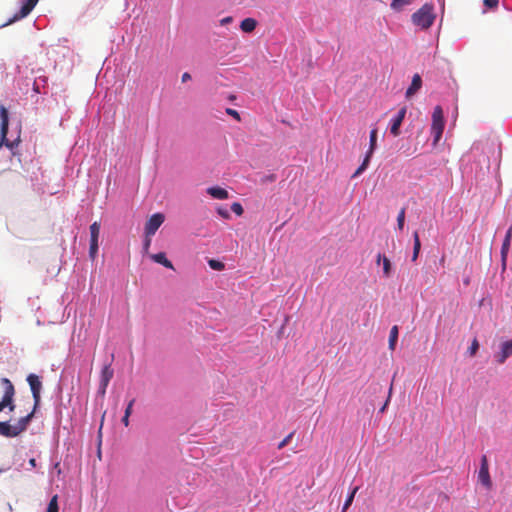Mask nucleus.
Here are the masks:
<instances>
[{
	"label": "nucleus",
	"instance_id": "obj_1",
	"mask_svg": "<svg viewBox=\"0 0 512 512\" xmlns=\"http://www.w3.org/2000/svg\"><path fill=\"white\" fill-rule=\"evenodd\" d=\"M433 9V5L424 4L419 10L413 13L412 22L422 29H428L435 20Z\"/></svg>",
	"mask_w": 512,
	"mask_h": 512
},
{
	"label": "nucleus",
	"instance_id": "obj_2",
	"mask_svg": "<svg viewBox=\"0 0 512 512\" xmlns=\"http://www.w3.org/2000/svg\"><path fill=\"white\" fill-rule=\"evenodd\" d=\"M9 128V114L4 106H0V147L6 146L13 149L18 145V141H9L7 138Z\"/></svg>",
	"mask_w": 512,
	"mask_h": 512
},
{
	"label": "nucleus",
	"instance_id": "obj_3",
	"mask_svg": "<svg viewBox=\"0 0 512 512\" xmlns=\"http://www.w3.org/2000/svg\"><path fill=\"white\" fill-rule=\"evenodd\" d=\"M444 117H443V111L440 106H436L434 108V111L432 113V125H431V133L433 135V144L436 145L443 134L444 131Z\"/></svg>",
	"mask_w": 512,
	"mask_h": 512
},
{
	"label": "nucleus",
	"instance_id": "obj_4",
	"mask_svg": "<svg viewBox=\"0 0 512 512\" xmlns=\"http://www.w3.org/2000/svg\"><path fill=\"white\" fill-rule=\"evenodd\" d=\"M1 382L4 385V395L2 400L0 401V412L5 408H9L10 411H14V385L8 378H2Z\"/></svg>",
	"mask_w": 512,
	"mask_h": 512
},
{
	"label": "nucleus",
	"instance_id": "obj_5",
	"mask_svg": "<svg viewBox=\"0 0 512 512\" xmlns=\"http://www.w3.org/2000/svg\"><path fill=\"white\" fill-rule=\"evenodd\" d=\"M376 141H377V128H373L371 130V132H370L369 149H368V151L366 153V156H365L362 164L358 167V169L352 175L353 178L358 177L368 167V164L370 162V158L373 155V153L375 151V148H376Z\"/></svg>",
	"mask_w": 512,
	"mask_h": 512
},
{
	"label": "nucleus",
	"instance_id": "obj_6",
	"mask_svg": "<svg viewBox=\"0 0 512 512\" xmlns=\"http://www.w3.org/2000/svg\"><path fill=\"white\" fill-rule=\"evenodd\" d=\"M27 382L30 386L32 396L34 399V410H36L41 400L40 393L42 389V383L40 381L39 376H37L36 374H29L27 376Z\"/></svg>",
	"mask_w": 512,
	"mask_h": 512
},
{
	"label": "nucleus",
	"instance_id": "obj_7",
	"mask_svg": "<svg viewBox=\"0 0 512 512\" xmlns=\"http://www.w3.org/2000/svg\"><path fill=\"white\" fill-rule=\"evenodd\" d=\"M164 222V215L161 213L153 214L145 224V235L152 237Z\"/></svg>",
	"mask_w": 512,
	"mask_h": 512
},
{
	"label": "nucleus",
	"instance_id": "obj_8",
	"mask_svg": "<svg viewBox=\"0 0 512 512\" xmlns=\"http://www.w3.org/2000/svg\"><path fill=\"white\" fill-rule=\"evenodd\" d=\"M113 375H114V371H113L111 365L110 364L104 365V367L101 370L100 385H99V390H98L99 394H101L102 396L105 395L106 389L109 385V382L113 378Z\"/></svg>",
	"mask_w": 512,
	"mask_h": 512
},
{
	"label": "nucleus",
	"instance_id": "obj_9",
	"mask_svg": "<svg viewBox=\"0 0 512 512\" xmlns=\"http://www.w3.org/2000/svg\"><path fill=\"white\" fill-rule=\"evenodd\" d=\"M407 108L404 106L402 107L398 113L391 119L390 121V133L397 137L400 135V126L402 125V122L406 116Z\"/></svg>",
	"mask_w": 512,
	"mask_h": 512
},
{
	"label": "nucleus",
	"instance_id": "obj_10",
	"mask_svg": "<svg viewBox=\"0 0 512 512\" xmlns=\"http://www.w3.org/2000/svg\"><path fill=\"white\" fill-rule=\"evenodd\" d=\"M478 479L483 486H485L487 489H491L492 481L489 474L488 461L485 455L481 459V467L478 473Z\"/></svg>",
	"mask_w": 512,
	"mask_h": 512
},
{
	"label": "nucleus",
	"instance_id": "obj_11",
	"mask_svg": "<svg viewBox=\"0 0 512 512\" xmlns=\"http://www.w3.org/2000/svg\"><path fill=\"white\" fill-rule=\"evenodd\" d=\"M38 1L39 0H23L21 9L10 19L8 24L26 17L33 10Z\"/></svg>",
	"mask_w": 512,
	"mask_h": 512
},
{
	"label": "nucleus",
	"instance_id": "obj_12",
	"mask_svg": "<svg viewBox=\"0 0 512 512\" xmlns=\"http://www.w3.org/2000/svg\"><path fill=\"white\" fill-rule=\"evenodd\" d=\"M512 355V340L505 341L501 344L500 352L495 355L497 363L503 364L508 357Z\"/></svg>",
	"mask_w": 512,
	"mask_h": 512
},
{
	"label": "nucleus",
	"instance_id": "obj_13",
	"mask_svg": "<svg viewBox=\"0 0 512 512\" xmlns=\"http://www.w3.org/2000/svg\"><path fill=\"white\" fill-rule=\"evenodd\" d=\"M422 86V79L419 74H415L412 78V82L406 90V97L410 98L416 94Z\"/></svg>",
	"mask_w": 512,
	"mask_h": 512
},
{
	"label": "nucleus",
	"instance_id": "obj_14",
	"mask_svg": "<svg viewBox=\"0 0 512 512\" xmlns=\"http://www.w3.org/2000/svg\"><path fill=\"white\" fill-rule=\"evenodd\" d=\"M511 239H512V225L507 230L502 247H501V258H502L503 263L506 262L507 255H508L509 248H510Z\"/></svg>",
	"mask_w": 512,
	"mask_h": 512
},
{
	"label": "nucleus",
	"instance_id": "obj_15",
	"mask_svg": "<svg viewBox=\"0 0 512 512\" xmlns=\"http://www.w3.org/2000/svg\"><path fill=\"white\" fill-rule=\"evenodd\" d=\"M0 435L7 438H13L18 436V432L15 430L14 425H10L8 422H0Z\"/></svg>",
	"mask_w": 512,
	"mask_h": 512
},
{
	"label": "nucleus",
	"instance_id": "obj_16",
	"mask_svg": "<svg viewBox=\"0 0 512 512\" xmlns=\"http://www.w3.org/2000/svg\"><path fill=\"white\" fill-rule=\"evenodd\" d=\"M34 413H35V410L33 409L28 415H26L25 417L20 418L18 420L17 424L14 425L15 426V430H17V432H18V435L21 434L22 432H24L27 429L31 419L34 416Z\"/></svg>",
	"mask_w": 512,
	"mask_h": 512
},
{
	"label": "nucleus",
	"instance_id": "obj_17",
	"mask_svg": "<svg viewBox=\"0 0 512 512\" xmlns=\"http://www.w3.org/2000/svg\"><path fill=\"white\" fill-rule=\"evenodd\" d=\"M207 193L215 198V199H220V200H223V199H227L228 198V192L227 190L219 187V186H214V187H210L207 189Z\"/></svg>",
	"mask_w": 512,
	"mask_h": 512
},
{
	"label": "nucleus",
	"instance_id": "obj_18",
	"mask_svg": "<svg viewBox=\"0 0 512 512\" xmlns=\"http://www.w3.org/2000/svg\"><path fill=\"white\" fill-rule=\"evenodd\" d=\"M151 258L153 259V261L163 265L166 268L174 269V266H173L172 262L167 259L165 253H163V252H159L157 254H153V255H151Z\"/></svg>",
	"mask_w": 512,
	"mask_h": 512
},
{
	"label": "nucleus",
	"instance_id": "obj_19",
	"mask_svg": "<svg viewBox=\"0 0 512 512\" xmlns=\"http://www.w3.org/2000/svg\"><path fill=\"white\" fill-rule=\"evenodd\" d=\"M257 21L254 18H245L240 24V28L245 33H251L255 30Z\"/></svg>",
	"mask_w": 512,
	"mask_h": 512
},
{
	"label": "nucleus",
	"instance_id": "obj_20",
	"mask_svg": "<svg viewBox=\"0 0 512 512\" xmlns=\"http://www.w3.org/2000/svg\"><path fill=\"white\" fill-rule=\"evenodd\" d=\"M382 261L383 263V274L385 277H389L391 274V262L386 256H382L381 254H378L377 256V263H380Z\"/></svg>",
	"mask_w": 512,
	"mask_h": 512
},
{
	"label": "nucleus",
	"instance_id": "obj_21",
	"mask_svg": "<svg viewBox=\"0 0 512 512\" xmlns=\"http://www.w3.org/2000/svg\"><path fill=\"white\" fill-rule=\"evenodd\" d=\"M100 235V222L95 221L90 225V241L98 242Z\"/></svg>",
	"mask_w": 512,
	"mask_h": 512
},
{
	"label": "nucleus",
	"instance_id": "obj_22",
	"mask_svg": "<svg viewBox=\"0 0 512 512\" xmlns=\"http://www.w3.org/2000/svg\"><path fill=\"white\" fill-rule=\"evenodd\" d=\"M413 240H414V246H413V255H412V261H416L421 249V242L419 238V234L417 231L413 234Z\"/></svg>",
	"mask_w": 512,
	"mask_h": 512
},
{
	"label": "nucleus",
	"instance_id": "obj_23",
	"mask_svg": "<svg viewBox=\"0 0 512 512\" xmlns=\"http://www.w3.org/2000/svg\"><path fill=\"white\" fill-rule=\"evenodd\" d=\"M411 2L412 0H392L390 7L392 10L400 12L405 6L410 5Z\"/></svg>",
	"mask_w": 512,
	"mask_h": 512
},
{
	"label": "nucleus",
	"instance_id": "obj_24",
	"mask_svg": "<svg viewBox=\"0 0 512 512\" xmlns=\"http://www.w3.org/2000/svg\"><path fill=\"white\" fill-rule=\"evenodd\" d=\"M397 339H398V327L393 326L390 330V335H389V349L390 350L395 349Z\"/></svg>",
	"mask_w": 512,
	"mask_h": 512
},
{
	"label": "nucleus",
	"instance_id": "obj_25",
	"mask_svg": "<svg viewBox=\"0 0 512 512\" xmlns=\"http://www.w3.org/2000/svg\"><path fill=\"white\" fill-rule=\"evenodd\" d=\"M357 491H358V487H355L351 491L350 495L347 497V499H346V501H345V503L343 505L342 512H345L349 508V506L352 504L354 496H355Z\"/></svg>",
	"mask_w": 512,
	"mask_h": 512
},
{
	"label": "nucleus",
	"instance_id": "obj_26",
	"mask_svg": "<svg viewBox=\"0 0 512 512\" xmlns=\"http://www.w3.org/2000/svg\"><path fill=\"white\" fill-rule=\"evenodd\" d=\"M57 499H58L57 495H54L51 498L46 512H58L59 511Z\"/></svg>",
	"mask_w": 512,
	"mask_h": 512
},
{
	"label": "nucleus",
	"instance_id": "obj_27",
	"mask_svg": "<svg viewBox=\"0 0 512 512\" xmlns=\"http://www.w3.org/2000/svg\"><path fill=\"white\" fill-rule=\"evenodd\" d=\"M208 264L211 269L217 270V271H221L225 268L224 263H222L221 261L215 260V259H210L208 261Z\"/></svg>",
	"mask_w": 512,
	"mask_h": 512
},
{
	"label": "nucleus",
	"instance_id": "obj_28",
	"mask_svg": "<svg viewBox=\"0 0 512 512\" xmlns=\"http://www.w3.org/2000/svg\"><path fill=\"white\" fill-rule=\"evenodd\" d=\"M405 223V208H402L397 216V226L400 230H403Z\"/></svg>",
	"mask_w": 512,
	"mask_h": 512
},
{
	"label": "nucleus",
	"instance_id": "obj_29",
	"mask_svg": "<svg viewBox=\"0 0 512 512\" xmlns=\"http://www.w3.org/2000/svg\"><path fill=\"white\" fill-rule=\"evenodd\" d=\"M99 244L98 242H91L90 241V248H89V256L92 260H94L98 253Z\"/></svg>",
	"mask_w": 512,
	"mask_h": 512
},
{
	"label": "nucleus",
	"instance_id": "obj_30",
	"mask_svg": "<svg viewBox=\"0 0 512 512\" xmlns=\"http://www.w3.org/2000/svg\"><path fill=\"white\" fill-rule=\"evenodd\" d=\"M231 210L238 216H241L244 212L243 207L239 202H234L231 205Z\"/></svg>",
	"mask_w": 512,
	"mask_h": 512
},
{
	"label": "nucleus",
	"instance_id": "obj_31",
	"mask_svg": "<svg viewBox=\"0 0 512 512\" xmlns=\"http://www.w3.org/2000/svg\"><path fill=\"white\" fill-rule=\"evenodd\" d=\"M225 112L230 115L231 117H233L236 121L240 122L241 121V116L239 114V112L235 109H232V108H227L225 110Z\"/></svg>",
	"mask_w": 512,
	"mask_h": 512
},
{
	"label": "nucleus",
	"instance_id": "obj_32",
	"mask_svg": "<svg viewBox=\"0 0 512 512\" xmlns=\"http://www.w3.org/2000/svg\"><path fill=\"white\" fill-rule=\"evenodd\" d=\"M294 435V432H291L290 434H288L279 444H278V449L281 450L283 449L286 445H288V443L291 441L292 437Z\"/></svg>",
	"mask_w": 512,
	"mask_h": 512
},
{
	"label": "nucleus",
	"instance_id": "obj_33",
	"mask_svg": "<svg viewBox=\"0 0 512 512\" xmlns=\"http://www.w3.org/2000/svg\"><path fill=\"white\" fill-rule=\"evenodd\" d=\"M479 348V343L477 339H474L469 347V353L471 356H474Z\"/></svg>",
	"mask_w": 512,
	"mask_h": 512
},
{
	"label": "nucleus",
	"instance_id": "obj_34",
	"mask_svg": "<svg viewBox=\"0 0 512 512\" xmlns=\"http://www.w3.org/2000/svg\"><path fill=\"white\" fill-rule=\"evenodd\" d=\"M499 4V0H484V5L488 8H496Z\"/></svg>",
	"mask_w": 512,
	"mask_h": 512
},
{
	"label": "nucleus",
	"instance_id": "obj_35",
	"mask_svg": "<svg viewBox=\"0 0 512 512\" xmlns=\"http://www.w3.org/2000/svg\"><path fill=\"white\" fill-rule=\"evenodd\" d=\"M134 403H135L134 398L129 401V403L125 409V412H124L125 415H129V416L131 415Z\"/></svg>",
	"mask_w": 512,
	"mask_h": 512
},
{
	"label": "nucleus",
	"instance_id": "obj_36",
	"mask_svg": "<svg viewBox=\"0 0 512 512\" xmlns=\"http://www.w3.org/2000/svg\"><path fill=\"white\" fill-rule=\"evenodd\" d=\"M150 244H151V237H148L145 235V241H144V245H143V248H144V251L147 252L149 247H150Z\"/></svg>",
	"mask_w": 512,
	"mask_h": 512
},
{
	"label": "nucleus",
	"instance_id": "obj_37",
	"mask_svg": "<svg viewBox=\"0 0 512 512\" xmlns=\"http://www.w3.org/2000/svg\"><path fill=\"white\" fill-rule=\"evenodd\" d=\"M233 21V18L231 16L224 17L220 20V24L222 26H225Z\"/></svg>",
	"mask_w": 512,
	"mask_h": 512
},
{
	"label": "nucleus",
	"instance_id": "obj_38",
	"mask_svg": "<svg viewBox=\"0 0 512 512\" xmlns=\"http://www.w3.org/2000/svg\"><path fill=\"white\" fill-rule=\"evenodd\" d=\"M191 79V75L188 72L182 74L181 80L183 83L189 81Z\"/></svg>",
	"mask_w": 512,
	"mask_h": 512
},
{
	"label": "nucleus",
	"instance_id": "obj_39",
	"mask_svg": "<svg viewBox=\"0 0 512 512\" xmlns=\"http://www.w3.org/2000/svg\"><path fill=\"white\" fill-rule=\"evenodd\" d=\"M33 90L36 92V93H40L41 90H40V83L38 80H35L34 84H33Z\"/></svg>",
	"mask_w": 512,
	"mask_h": 512
},
{
	"label": "nucleus",
	"instance_id": "obj_40",
	"mask_svg": "<svg viewBox=\"0 0 512 512\" xmlns=\"http://www.w3.org/2000/svg\"><path fill=\"white\" fill-rule=\"evenodd\" d=\"M391 392H392V386L390 387L389 389V395H391ZM389 399H390V396H388V399L386 400L385 404L382 406V408L380 409V412H384L387 405H388V402H389Z\"/></svg>",
	"mask_w": 512,
	"mask_h": 512
},
{
	"label": "nucleus",
	"instance_id": "obj_41",
	"mask_svg": "<svg viewBox=\"0 0 512 512\" xmlns=\"http://www.w3.org/2000/svg\"><path fill=\"white\" fill-rule=\"evenodd\" d=\"M36 80H38L40 85H42L43 87H45L47 85V78L46 77H39Z\"/></svg>",
	"mask_w": 512,
	"mask_h": 512
},
{
	"label": "nucleus",
	"instance_id": "obj_42",
	"mask_svg": "<svg viewBox=\"0 0 512 512\" xmlns=\"http://www.w3.org/2000/svg\"><path fill=\"white\" fill-rule=\"evenodd\" d=\"M129 415H125L122 418V423L127 427L129 425Z\"/></svg>",
	"mask_w": 512,
	"mask_h": 512
},
{
	"label": "nucleus",
	"instance_id": "obj_43",
	"mask_svg": "<svg viewBox=\"0 0 512 512\" xmlns=\"http://www.w3.org/2000/svg\"><path fill=\"white\" fill-rule=\"evenodd\" d=\"M218 212H219V214H220L221 216H223L224 218H228V217H229V213H228L227 211H221V210H219Z\"/></svg>",
	"mask_w": 512,
	"mask_h": 512
},
{
	"label": "nucleus",
	"instance_id": "obj_44",
	"mask_svg": "<svg viewBox=\"0 0 512 512\" xmlns=\"http://www.w3.org/2000/svg\"><path fill=\"white\" fill-rule=\"evenodd\" d=\"M29 464H30V466H31V467H33V468H34V467H36V460H35L34 458H31V459L29 460Z\"/></svg>",
	"mask_w": 512,
	"mask_h": 512
}]
</instances>
